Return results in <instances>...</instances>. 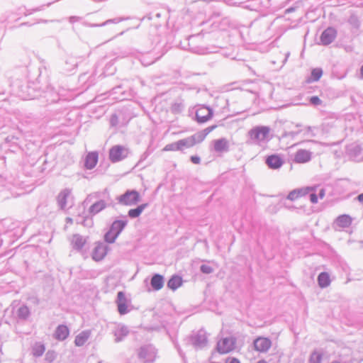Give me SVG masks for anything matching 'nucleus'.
I'll return each mask as SVG.
<instances>
[{"label": "nucleus", "instance_id": "obj_3", "mask_svg": "<svg viewBox=\"0 0 363 363\" xmlns=\"http://www.w3.org/2000/svg\"><path fill=\"white\" fill-rule=\"evenodd\" d=\"M140 200V194L135 190H128L118 198V203L125 206H134Z\"/></svg>", "mask_w": 363, "mask_h": 363}, {"label": "nucleus", "instance_id": "obj_58", "mask_svg": "<svg viewBox=\"0 0 363 363\" xmlns=\"http://www.w3.org/2000/svg\"><path fill=\"white\" fill-rule=\"evenodd\" d=\"M49 355H50V352H48V353H47V358H49V357H49Z\"/></svg>", "mask_w": 363, "mask_h": 363}, {"label": "nucleus", "instance_id": "obj_29", "mask_svg": "<svg viewBox=\"0 0 363 363\" xmlns=\"http://www.w3.org/2000/svg\"><path fill=\"white\" fill-rule=\"evenodd\" d=\"M79 79L80 82H84L85 84H86V88H88L90 86L95 84L96 77L94 74H91L89 77H87V74L84 73L79 76Z\"/></svg>", "mask_w": 363, "mask_h": 363}, {"label": "nucleus", "instance_id": "obj_24", "mask_svg": "<svg viewBox=\"0 0 363 363\" xmlns=\"http://www.w3.org/2000/svg\"><path fill=\"white\" fill-rule=\"evenodd\" d=\"M106 207V203L104 200H99L93 203L89 208V214L94 216Z\"/></svg>", "mask_w": 363, "mask_h": 363}, {"label": "nucleus", "instance_id": "obj_33", "mask_svg": "<svg viewBox=\"0 0 363 363\" xmlns=\"http://www.w3.org/2000/svg\"><path fill=\"white\" fill-rule=\"evenodd\" d=\"M30 310L28 306H22L17 311V315L18 318L22 320L27 319L30 315Z\"/></svg>", "mask_w": 363, "mask_h": 363}, {"label": "nucleus", "instance_id": "obj_38", "mask_svg": "<svg viewBox=\"0 0 363 363\" xmlns=\"http://www.w3.org/2000/svg\"><path fill=\"white\" fill-rule=\"evenodd\" d=\"M164 151H177L181 150L180 146L179 145V140L176 143H172L167 145L164 147Z\"/></svg>", "mask_w": 363, "mask_h": 363}, {"label": "nucleus", "instance_id": "obj_5", "mask_svg": "<svg viewBox=\"0 0 363 363\" xmlns=\"http://www.w3.org/2000/svg\"><path fill=\"white\" fill-rule=\"evenodd\" d=\"M236 339L232 336L223 337L217 343V350L220 354H225L234 350Z\"/></svg>", "mask_w": 363, "mask_h": 363}, {"label": "nucleus", "instance_id": "obj_31", "mask_svg": "<svg viewBox=\"0 0 363 363\" xmlns=\"http://www.w3.org/2000/svg\"><path fill=\"white\" fill-rule=\"evenodd\" d=\"M45 347L43 344L40 342H36L32 348V354L36 357H41L45 352Z\"/></svg>", "mask_w": 363, "mask_h": 363}, {"label": "nucleus", "instance_id": "obj_46", "mask_svg": "<svg viewBox=\"0 0 363 363\" xmlns=\"http://www.w3.org/2000/svg\"><path fill=\"white\" fill-rule=\"evenodd\" d=\"M310 201L313 203H316L318 202V197L315 194L312 193L310 194Z\"/></svg>", "mask_w": 363, "mask_h": 363}, {"label": "nucleus", "instance_id": "obj_6", "mask_svg": "<svg viewBox=\"0 0 363 363\" xmlns=\"http://www.w3.org/2000/svg\"><path fill=\"white\" fill-rule=\"evenodd\" d=\"M57 203L61 209H66L72 206V190L65 189L57 196Z\"/></svg>", "mask_w": 363, "mask_h": 363}, {"label": "nucleus", "instance_id": "obj_14", "mask_svg": "<svg viewBox=\"0 0 363 363\" xmlns=\"http://www.w3.org/2000/svg\"><path fill=\"white\" fill-rule=\"evenodd\" d=\"M107 253V246L101 242L98 243L94 249L92 258L96 261L104 259Z\"/></svg>", "mask_w": 363, "mask_h": 363}, {"label": "nucleus", "instance_id": "obj_12", "mask_svg": "<svg viewBox=\"0 0 363 363\" xmlns=\"http://www.w3.org/2000/svg\"><path fill=\"white\" fill-rule=\"evenodd\" d=\"M138 356L141 359H144L146 362H152L156 356L155 350L151 345H146L140 347Z\"/></svg>", "mask_w": 363, "mask_h": 363}, {"label": "nucleus", "instance_id": "obj_44", "mask_svg": "<svg viewBox=\"0 0 363 363\" xmlns=\"http://www.w3.org/2000/svg\"><path fill=\"white\" fill-rule=\"evenodd\" d=\"M299 133H300V130L296 131V132H294V131L286 132V133H284L282 135V137H283V138H284V137H288V136L294 137V136H296V135H298Z\"/></svg>", "mask_w": 363, "mask_h": 363}, {"label": "nucleus", "instance_id": "obj_16", "mask_svg": "<svg viewBox=\"0 0 363 363\" xmlns=\"http://www.w3.org/2000/svg\"><path fill=\"white\" fill-rule=\"evenodd\" d=\"M283 163V160L277 155H270L266 160V164L271 169H279L282 166Z\"/></svg>", "mask_w": 363, "mask_h": 363}, {"label": "nucleus", "instance_id": "obj_18", "mask_svg": "<svg viewBox=\"0 0 363 363\" xmlns=\"http://www.w3.org/2000/svg\"><path fill=\"white\" fill-rule=\"evenodd\" d=\"M213 148L217 152H227L229 149L228 141L225 138H220L213 141Z\"/></svg>", "mask_w": 363, "mask_h": 363}, {"label": "nucleus", "instance_id": "obj_47", "mask_svg": "<svg viewBox=\"0 0 363 363\" xmlns=\"http://www.w3.org/2000/svg\"><path fill=\"white\" fill-rule=\"evenodd\" d=\"M216 128V125L209 126L204 130H203V132L206 133V136L210 133L214 128Z\"/></svg>", "mask_w": 363, "mask_h": 363}, {"label": "nucleus", "instance_id": "obj_39", "mask_svg": "<svg viewBox=\"0 0 363 363\" xmlns=\"http://www.w3.org/2000/svg\"><path fill=\"white\" fill-rule=\"evenodd\" d=\"M128 19V18H122V17H118V18H113V19H108L107 21H106L105 22H104L103 23L101 24H99V25H94V26H106V25H108V23H118L124 20H126Z\"/></svg>", "mask_w": 363, "mask_h": 363}, {"label": "nucleus", "instance_id": "obj_11", "mask_svg": "<svg viewBox=\"0 0 363 363\" xmlns=\"http://www.w3.org/2000/svg\"><path fill=\"white\" fill-rule=\"evenodd\" d=\"M116 303L118 311L121 315H125L130 311L128 309V301L123 291L118 292Z\"/></svg>", "mask_w": 363, "mask_h": 363}, {"label": "nucleus", "instance_id": "obj_57", "mask_svg": "<svg viewBox=\"0 0 363 363\" xmlns=\"http://www.w3.org/2000/svg\"><path fill=\"white\" fill-rule=\"evenodd\" d=\"M257 363H267L265 360H259Z\"/></svg>", "mask_w": 363, "mask_h": 363}, {"label": "nucleus", "instance_id": "obj_34", "mask_svg": "<svg viewBox=\"0 0 363 363\" xmlns=\"http://www.w3.org/2000/svg\"><path fill=\"white\" fill-rule=\"evenodd\" d=\"M194 138L191 137H188L184 139H182L179 140V145L180 146L181 150H182L184 147L189 148L193 147L195 144L194 142Z\"/></svg>", "mask_w": 363, "mask_h": 363}, {"label": "nucleus", "instance_id": "obj_30", "mask_svg": "<svg viewBox=\"0 0 363 363\" xmlns=\"http://www.w3.org/2000/svg\"><path fill=\"white\" fill-rule=\"evenodd\" d=\"M182 278L178 276H173L167 282V286L172 289L175 290L179 288L182 285Z\"/></svg>", "mask_w": 363, "mask_h": 363}, {"label": "nucleus", "instance_id": "obj_27", "mask_svg": "<svg viewBox=\"0 0 363 363\" xmlns=\"http://www.w3.org/2000/svg\"><path fill=\"white\" fill-rule=\"evenodd\" d=\"M318 285L321 288H325L330 284V276L327 272H321L318 277Z\"/></svg>", "mask_w": 363, "mask_h": 363}, {"label": "nucleus", "instance_id": "obj_36", "mask_svg": "<svg viewBox=\"0 0 363 363\" xmlns=\"http://www.w3.org/2000/svg\"><path fill=\"white\" fill-rule=\"evenodd\" d=\"M191 51L193 52L199 54V55H205V54H208V53L216 52V51L210 50L208 48H199V47L191 48Z\"/></svg>", "mask_w": 363, "mask_h": 363}, {"label": "nucleus", "instance_id": "obj_4", "mask_svg": "<svg viewBox=\"0 0 363 363\" xmlns=\"http://www.w3.org/2000/svg\"><path fill=\"white\" fill-rule=\"evenodd\" d=\"M129 150L123 145H114L109 151V159L113 162H119L128 157Z\"/></svg>", "mask_w": 363, "mask_h": 363}, {"label": "nucleus", "instance_id": "obj_17", "mask_svg": "<svg viewBox=\"0 0 363 363\" xmlns=\"http://www.w3.org/2000/svg\"><path fill=\"white\" fill-rule=\"evenodd\" d=\"M86 242V239L79 234H74L71 238V245L74 250H81Z\"/></svg>", "mask_w": 363, "mask_h": 363}, {"label": "nucleus", "instance_id": "obj_7", "mask_svg": "<svg viewBox=\"0 0 363 363\" xmlns=\"http://www.w3.org/2000/svg\"><path fill=\"white\" fill-rule=\"evenodd\" d=\"M191 340L196 349H202L206 347L208 343L206 333L201 330L191 336Z\"/></svg>", "mask_w": 363, "mask_h": 363}, {"label": "nucleus", "instance_id": "obj_54", "mask_svg": "<svg viewBox=\"0 0 363 363\" xmlns=\"http://www.w3.org/2000/svg\"><path fill=\"white\" fill-rule=\"evenodd\" d=\"M293 11H294V8H289V9H287L286 10V13H290V12H292Z\"/></svg>", "mask_w": 363, "mask_h": 363}, {"label": "nucleus", "instance_id": "obj_32", "mask_svg": "<svg viewBox=\"0 0 363 363\" xmlns=\"http://www.w3.org/2000/svg\"><path fill=\"white\" fill-rule=\"evenodd\" d=\"M323 74V70L320 68H315L311 71V76L308 78V82H317Z\"/></svg>", "mask_w": 363, "mask_h": 363}, {"label": "nucleus", "instance_id": "obj_41", "mask_svg": "<svg viewBox=\"0 0 363 363\" xmlns=\"http://www.w3.org/2000/svg\"><path fill=\"white\" fill-rule=\"evenodd\" d=\"M200 270L202 273L209 274L213 272V269L207 264H202L200 267Z\"/></svg>", "mask_w": 363, "mask_h": 363}, {"label": "nucleus", "instance_id": "obj_51", "mask_svg": "<svg viewBox=\"0 0 363 363\" xmlns=\"http://www.w3.org/2000/svg\"><path fill=\"white\" fill-rule=\"evenodd\" d=\"M307 132L311 135V136L314 137L315 134L312 132V128L308 126L306 128Z\"/></svg>", "mask_w": 363, "mask_h": 363}, {"label": "nucleus", "instance_id": "obj_42", "mask_svg": "<svg viewBox=\"0 0 363 363\" xmlns=\"http://www.w3.org/2000/svg\"><path fill=\"white\" fill-rule=\"evenodd\" d=\"M110 123L111 126H116L118 125V117L116 113H114L111 116Z\"/></svg>", "mask_w": 363, "mask_h": 363}, {"label": "nucleus", "instance_id": "obj_2", "mask_svg": "<svg viewBox=\"0 0 363 363\" xmlns=\"http://www.w3.org/2000/svg\"><path fill=\"white\" fill-rule=\"evenodd\" d=\"M127 223L128 220L125 218L123 220L113 221L109 230L104 235L105 241L108 243H113Z\"/></svg>", "mask_w": 363, "mask_h": 363}, {"label": "nucleus", "instance_id": "obj_13", "mask_svg": "<svg viewBox=\"0 0 363 363\" xmlns=\"http://www.w3.org/2000/svg\"><path fill=\"white\" fill-rule=\"evenodd\" d=\"M113 333L115 337V342H120L128 335L129 329L125 325L118 324L115 327Z\"/></svg>", "mask_w": 363, "mask_h": 363}, {"label": "nucleus", "instance_id": "obj_48", "mask_svg": "<svg viewBox=\"0 0 363 363\" xmlns=\"http://www.w3.org/2000/svg\"><path fill=\"white\" fill-rule=\"evenodd\" d=\"M79 19H80V18L78 17V16H71L69 18V22L70 23H74V22L79 21Z\"/></svg>", "mask_w": 363, "mask_h": 363}, {"label": "nucleus", "instance_id": "obj_28", "mask_svg": "<svg viewBox=\"0 0 363 363\" xmlns=\"http://www.w3.org/2000/svg\"><path fill=\"white\" fill-rule=\"evenodd\" d=\"M184 108V104L183 100L177 99L171 106V111L173 113L177 114L182 112Z\"/></svg>", "mask_w": 363, "mask_h": 363}, {"label": "nucleus", "instance_id": "obj_55", "mask_svg": "<svg viewBox=\"0 0 363 363\" xmlns=\"http://www.w3.org/2000/svg\"><path fill=\"white\" fill-rule=\"evenodd\" d=\"M289 52H287V53L286 54V57H285V59H284V63H285V62L287 60V58H288V57H289Z\"/></svg>", "mask_w": 363, "mask_h": 363}, {"label": "nucleus", "instance_id": "obj_45", "mask_svg": "<svg viewBox=\"0 0 363 363\" xmlns=\"http://www.w3.org/2000/svg\"><path fill=\"white\" fill-rule=\"evenodd\" d=\"M191 161L194 163V164H199L201 162V159L199 156H191Z\"/></svg>", "mask_w": 363, "mask_h": 363}, {"label": "nucleus", "instance_id": "obj_1", "mask_svg": "<svg viewBox=\"0 0 363 363\" xmlns=\"http://www.w3.org/2000/svg\"><path fill=\"white\" fill-rule=\"evenodd\" d=\"M270 128L268 126H256L250 129L248 135L252 143L261 145L270 140Z\"/></svg>", "mask_w": 363, "mask_h": 363}, {"label": "nucleus", "instance_id": "obj_23", "mask_svg": "<svg viewBox=\"0 0 363 363\" xmlns=\"http://www.w3.org/2000/svg\"><path fill=\"white\" fill-rule=\"evenodd\" d=\"M150 284L152 289L155 291L160 290L164 286V277L163 276L155 274L151 279Z\"/></svg>", "mask_w": 363, "mask_h": 363}, {"label": "nucleus", "instance_id": "obj_52", "mask_svg": "<svg viewBox=\"0 0 363 363\" xmlns=\"http://www.w3.org/2000/svg\"><path fill=\"white\" fill-rule=\"evenodd\" d=\"M357 199L359 202L363 203V193L358 195Z\"/></svg>", "mask_w": 363, "mask_h": 363}, {"label": "nucleus", "instance_id": "obj_37", "mask_svg": "<svg viewBox=\"0 0 363 363\" xmlns=\"http://www.w3.org/2000/svg\"><path fill=\"white\" fill-rule=\"evenodd\" d=\"M191 138L194 139V144L196 145V143H199L202 142L206 136V133H204L202 130L201 132L196 133V134L191 135Z\"/></svg>", "mask_w": 363, "mask_h": 363}, {"label": "nucleus", "instance_id": "obj_20", "mask_svg": "<svg viewBox=\"0 0 363 363\" xmlns=\"http://www.w3.org/2000/svg\"><path fill=\"white\" fill-rule=\"evenodd\" d=\"M311 160V152L306 150H298L294 156V161L298 163L307 162Z\"/></svg>", "mask_w": 363, "mask_h": 363}, {"label": "nucleus", "instance_id": "obj_49", "mask_svg": "<svg viewBox=\"0 0 363 363\" xmlns=\"http://www.w3.org/2000/svg\"><path fill=\"white\" fill-rule=\"evenodd\" d=\"M69 61H70V63L72 64V67L71 68H68L67 69L69 70H71L72 68L75 67L76 65H77V62L76 60H74L73 58H70L69 59Z\"/></svg>", "mask_w": 363, "mask_h": 363}, {"label": "nucleus", "instance_id": "obj_21", "mask_svg": "<svg viewBox=\"0 0 363 363\" xmlns=\"http://www.w3.org/2000/svg\"><path fill=\"white\" fill-rule=\"evenodd\" d=\"M98 162V153L96 152H89L85 159V167L88 169H93Z\"/></svg>", "mask_w": 363, "mask_h": 363}, {"label": "nucleus", "instance_id": "obj_50", "mask_svg": "<svg viewBox=\"0 0 363 363\" xmlns=\"http://www.w3.org/2000/svg\"><path fill=\"white\" fill-rule=\"evenodd\" d=\"M226 363H240L239 360L235 358H229Z\"/></svg>", "mask_w": 363, "mask_h": 363}, {"label": "nucleus", "instance_id": "obj_15", "mask_svg": "<svg viewBox=\"0 0 363 363\" xmlns=\"http://www.w3.org/2000/svg\"><path fill=\"white\" fill-rule=\"evenodd\" d=\"M313 187H306L291 191L287 196V199L291 201H295L299 197L308 194L310 191H313Z\"/></svg>", "mask_w": 363, "mask_h": 363}, {"label": "nucleus", "instance_id": "obj_53", "mask_svg": "<svg viewBox=\"0 0 363 363\" xmlns=\"http://www.w3.org/2000/svg\"><path fill=\"white\" fill-rule=\"evenodd\" d=\"M324 196H325V190L322 189L319 192V196L320 199H322V198H323Z\"/></svg>", "mask_w": 363, "mask_h": 363}, {"label": "nucleus", "instance_id": "obj_25", "mask_svg": "<svg viewBox=\"0 0 363 363\" xmlns=\"http://www.w3.org/2000/svg\"><path fill=\"white\" fill-rule=\"evenodd\" d=\"M90 331L84 330L77 335L74 340V344L76 346H83L90 337Z\"/></svg>", "mask_w": 363, "mask_h": 363}, {"label": "nucleus", "instance_id": "obj_56", "mask_svg": "<svg viewBox=\"0 0 363 363\" xmlns=\"http://www.w3.org/2000/svg\"><path fill=\"white\" fill-rule=\"evenodd\" d=\"M360 74H361L362 78H363V65L362 66V67L360 69Z\"/></svg>", "mask_w": 363, "mask_h": 363}, {"label": "nucleus", "instance_id": "obj_10", "mask_svg": "<svg viewBox=\"0 0 363 363\" xmlns=\"http://www.w3.org/2000/svg\"><path fill=\"white\" fill-rule=\"evenodd\" d=\"M213 116V111L206 106H202L196 111V118L198 123H203L208 121Z\"/></svg>", "mask_w": 363, "mask_h": 363}, {"label": "nucleus", "instance_id": "obj_8", "mask_svg": "<svg viewBox=\"0 0 363 363\" xmlns=\"http://www.w3.org/2000/svg\"><path fill=\"white\" fill-rule=\"evenodd\" d=\"M337 36V31L334 28L328 27L321 34L320 40L323 45H328L334 41Z\"/></svg>", "mask_w": 363, "mask_h": 363}, {"label": "nucleus", "instance_id": "obj_26", "mask_svg": "<svg viewBox=\"0 0 363 363\" xmlns=\"http://www.w3.org/2000/svg\"><path fill=\"white\" fill-rule=\"evenodd\" d=\"M147 206L148 203H143L135 208L130 209L128 213V216L131 218L139 217L143 211L147 207Z\"/></svg>", "mask_w": 363, "mask_h": 363}, {"label": "nucleus", "instance_id": "obj_43", "mask_svg": "<svg viewBox=\"0 0 363 363\" xmlns=\"http://www.w3.org/2000/svg\"><path fill=\"white\" fill-rule=\"evenodd\" d=\"M310 102L315 106L320 105L322 103V101L319 99L317 96H313L311 97Z\"/></svg>", "mask_w": 363, "mask_h": 363}, {"label": "nucleus", "instance_id": "obj_40", "mask_svg": "<svg viewBox=\"0 0 363 363\" xmlns=\"http://www.w3.org/2000/svg\"><path fill=\"white\" fill-rule=\"evenodd\" d=\"M147 58H149V55L143 56V57L141 59V62L145 66H148V65L154 63L157 60H158L160 58V57H156V58L153 59L152 60H148Z\"/></svg>", "mask_w": 363, "mask_h": 363}, {"label": "nucleus", "instance_id": "obj_22", "mask_svg": "<svg viewBox=\"0 0 363 363\" xmlns=\"http://www.w3.org/2000/svg\"><path fill=\"white\" fill-rule=\"evenodd\" d=\"M352 218L346 214L338 216L335 221V225L340 228H347L352 223Z\"/></svg>", "mask_w": 363, "mask_h": 363}, {"label": "nucleus", "instance_id": "obj_19", "mask_svg": "<svg viewBox=\"0 0 363 363\" xmlns=\"http://www.w3.org/2000/svg\"><path fill=\"white\" fill-rule=\"evenodd\" d=\"M69 333V329L66 325H60L55 330L54 337L57 340L62 341L68 337Z\"/></svg>", "mask_w": 363, "mask_h": 363}, {"label": "nucleus", "instance_id": "obj_35", "mask_svg": "<svg viewBox=\"0 0 363 363\" xmlns=\"http://www.w3.org/2000/svg\"><path fill=\"white\" fill-rule=\"evenodd\" d=\"M323 354L317 351L311 353L309 359V363H321Z\"/></svg>", "mask_w": 363, "mask_h": 363}, {"label": "nucleus", "instance_id": "obj_9", "mask_svg": "<svg viewBox=\"0 0 363 363\" xmlns=\"http://www.w3.org/2000/svg\"><path fill=\"white\" fill-rule=\"evenodd\" d=\"M255 350L259 352H267L272 346V341L267 337H259L254 340Z\"/></svg>", "mask_w": 363, "mask_h": 363}]
</instances>
